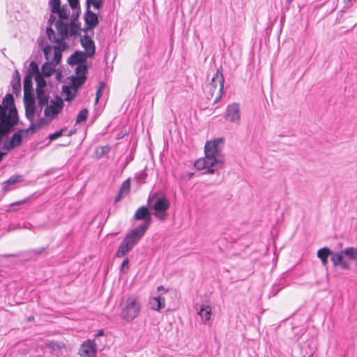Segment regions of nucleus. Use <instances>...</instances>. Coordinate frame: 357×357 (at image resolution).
Wrapping results in <instances>:
<instances>
[{
  "instance_id": "f257e3e1",
  "label": "nucleus",
  "mask_w": 357,
  "mask_h": 357,
  "mask_svg": "<svg viewBox=\"0 0 357 357\" xmlns=\"http://www.w3.org/2000/svg\"><path fill=\"white\" fill-rule=\"evenodd\" d=\"M224 144L222 137L207 141L204 146L205 157L196 160L195 167L198 170L205 169L204 174H214L218 169L224 166L225 158L222 153V146Z\"/></svg>"
},
{
  "instance_id": "f03ea898",
  "label": "nucleus",
  "mask_w": 357,
  "mask_h": 357,
  "mask_svg": "<svg viewBox=\"0 0 357 357\" xmlns=\"http://www.w3.org/2000/svg\"><path fill=\"white\" fill-rule=\"evenodd\" d=\"M224 82L222 68L220 66L206 86V97L209 100L213 99V104L218 103L224 94Z\"/></svg>"
},
{
  "instance_id": "7ed1b4c3",
  "label": "nucleus",
  "mask_w": 357,
  "mask_h": 357,
  "mask_svg": "<svg viewBox=\"0 0 357 357\" xmlns=\"http://www.w3.org/2000/svg\"><path fill=\"white\" fill-rule=\"evenodd\" d=\"M121 317L127 322L133 321L139 314L141 303L135 296H128L121 303Z\"/></svg>"
},
{
  "instance_id": "20e7f679",
  "label": "nucleus",
  "mask_w": 357,
  "mask_h": 357,
  "mask_svg": "<svg viewBox=\"0 0 357 357\" xmlns=\"http://www.w3.org/2000/svg\"><path fill=\"white\" fill-rule=\"evenodd\" d=\"M144 235L137 232V230H132L121 243L116 252V257H122L128 253Z\"/></svg>"
},
{
  "instance_id": "39448f33",
  "label": "nucleus",
  "mask_w": 357,
  "mask_h": 357,
  "mask_svg": "<svg viewBox=\"0 0 357 357\" xmlns=\"http://www.w3.org/2000/svg\"><path fill=\"white\" fill-rule=\"evenodd\" d=\"M134 218L137 220H143L144 222L133 229L137 230V232L144 235L151 222V215L148 208L145 206L139 207L135 212Z\"/></svg>"
},
{
  "instance_id": "423d86ee",
  "label": "nucleus",
  "mask_w": 357,
  "mask_h": 357,
  "mask_svg": "<svg viewBox=\"0 0 357 357\" xmlns=\"http://www.w3.org/2000/svg\"><path fill=\"white\" fill-rule=\"evenodd\" d=\"M169 206L170 202L165 196L157 198L152 206L154 210V216L162 222L165 221L167 218V211Z\"/></svg>"
},
{
  "instance_id": "0eeeda50",
  "label": "nucleus",
  "mask_w": 357,
  "mask_h": 357,
  "mask_svg": "<svg viewBox=\"0 0 357 357\" xmlns=\"http://www.w3.org/2000/svg\"><path fill=\"white\" fill-rule=\"evenodd\" d=\"M88 71V66L86 64H79L77 66L75 72L77 76H72L71 77V87L77 91V89L81 87L86 82L87 77L86 74Z\"/></svg>"
},
{
  "instance_id": "6e6552de",
  "label": "nucleus",
  "mask_w": 357,
  "mask_h": 357,
  "mask_svg": "<svg viewBox=\"0 0 357 357\" xmlns=\"http://www.w3.org/2000/svg\"><path fill=\"white\" fill-rule=\"evenodd\" d=\"M19 122V116L16 108H13L8 110L7 114L5 108L0 105V124L16 126Z\"/></svg>"
},
{
  "instance_id": "1a4fd4ad",
  "label": "nucleus",
  "mask_w": 357,
  "mask_h": 357,
  "mask_svg": "<svg viewBox=\"0 0 357 357\" xmlns=\"http://www.w3.org/2000/svg\"><path fill=\"white\" fill-rule=\"evenodd\" d=\"M26 135L23 129H19L9 139L5 141L3 149L7 151L14 149L22 144L23 137H26Z\"/></svg>"
},
{
  "instance_id": "9d476101",
  "label": "nucleus",
  "mask_w": 357,
  "mask_h": 357,
  "mask_svg": "<svg viewBox=\"0 0 357 357\" xmlns=\"http://www.w3.org/2000/svg\"><path fill=\"white\" fill-rule=\"evenodd\" d=\"M225 118L227 121L239 124L241 119L240 106L238 103H232L227 107Z\"/></svg>"
},
{
  "instance_id": "9b49d317",
  "label": "nucleus",
  "mask_w": 357,
  "mask_h": 357,
  "mask_svg": "<svg viewBox=\"0 0 357 357\" xmlns=\"http://www.w3.org/2000/svg\"><path fill=\"white\" fill-rule=\"evenodd\" d=\"M82 357H97V345L94 340H87L84 342L78 353Z\"/></svg>"
},
{
  "instance_id": "f8f14e48",
  "label": "nucleus",
  "mask_w": 357,
  "mask_h": 357,
  "mask_svg": "<svg viewBox=\"0 0 357 357\" xmlns=\"http://www.w3.org/2000/svg\"><path fill=\"white\" fill-rule=\"evenodd\" d=\"M98 15L90 9L86 8L84 14L85 28L84 31L93 29L98 24Z\"/></svg>"
},
{
  "instance_id": "ddd939ff",
  "label": "nucleus",
  "mask_w": 357,
  "mask_h": 357,
  "mask_svg": "<svg viewBox=\"0 0 357 357\" xmlns=\"http://www.w3.org/2000/svg\"><path fill=\"white\" fill-rule=\"evenodd\" d=\"M63 106V101L61 98L56 102L52 101V104L48 105V104L45 106V109L44 110V114L45 117H50L53 119L56 114H58L62 109Z\"/></svg>"
},
{
  "instance_id": "4468645a",
  "label": "nucleus",
  "mask_w": 357,
  "mask_h": 357,
  "mask_svg": "<svg viewBox=\"0 0 357 357\" xmlns=\"http://www.w3.org/2000/svg\"><path fill=\"white\" fill-rule=\"evenodd\" d=\"M331 256V260L333 266H340L343 270H348L350 268L349 264L343 259L344 254L342 253V250L340 252H332Z\"/></svg>"
},
{
  "instance_id": "2eb2a0df",
  "label": "nucleus",
  "mask_w": 357,
  "mask_h": 357,
  "mask_svg": "<svg viewBox=\"0 0 357 357\" xmlns=\"http://www.w3.org/2000/svg\"><path fill=\"white\" fill-rule=\"evenodd\" d=\"M87 56H89L87 53L82 51H75L68 58V63L70 66L83 64L82 63L86 61Z\"/></svg>"
},
{
  "instance_id": "dca6fc26",
  "label": "nucleus",
  "mask_w": 357,
  "mask_h": 357,
  "mask_svg": "<svg viewBox=\"0 0 357 357\" xmlns=\"http://www.w3.org/2000/svg\"><path fill=\"white\" fill-rule=\"evenodd\" d=\"M81 45L86 50L89 56L95 54V45L93 40L88 36L84 35L80 39Z\"/></svg>"
},
{
  "instance_id": "f3484780",
  "label": "nucleus",
  "mask_w": 357,
  "mask_h": 357,
  "mask_svg": "<svg viewBox=\"0 0 357 357\" xmlns=\"http://www.w3.org/2000/svg\"><path fill=\"white\" fill-rule=\"evenodd\" d=\"M48 121L45 118H40L36 122H31L29 127L26 129H23L25 132V134L33 135L36 132V131L40 128H41L43 126L47 124Z\"/></svg>"
},
{
  "instance_id": "a211bd4d",
  "label": "nucleus",
  "mask_w": 357,
  "mask_h": 357,
  "mask_svg": "<svg viewBox=\"0 0 357 357\" xmlns=\"http://www.w3.org/2000/svg\"><path fill=\"white\" fill-rule=\"evenodd\" d=\"M55 27L62 41L68 38V26L67 24L61 20H58L55 22Z\"/></svg>"
},
{
  "instance_id": "6ab92c4d",
  "label": "nucleus",
  "mask_w": 357,
  "mask_h": 357,
  "mask_svg": "<svg viewBox=\"0 0 357 357\" xmlns=\"http://www.w3.org/2000/svg\"><path fill=\"white\" fill-rule=\"evenodd\" d=\"M46 34L50 41L60 45V46H62V49L66 48V43L65 41H62L61 38L56 37L55 31L53 30L52 27L47 26L46 28Z\"/></svg>"
},
{
  "instance_id": "aec40b11",
  "label": "nucleus",
  "mask_w": 357,
  "mask_h": 357,
  "mask_svg": "<svg viewBox=\"0 0 357 357\" xmlns=\"http://www.w3.org/2000/svg\"><path fill=\"white\" fill-rule=\"evenodd\" d=\"M149 305L152 310L159 311L165 307V299L160 296L153 297L149 301Z\"/></svg>"
},
{
  "instance_id": "412c9836",
  "label": "nucleus",
  "mask_w": 357,
  "mask_h": 357,
  "mask_svg": "<svg viewBox=\"0 0 357 357\" xmlns=\"http://www.w3.org/2000/svg\"><path fill=\"white\" fill-rule=\"evenodd\" d=\"M197 313L200 316L204 324H206V322L211 319V307L208 305H202Z\"/></svg>"
},
{
  "instance_id": "4be33fe9",
  "label": "nucleus",
  "mask_w": 357,
  "mask_h": 357,
  "mask_svg": "<svg viewBox=\"0 0 357 357\" xmlns=\"http://www.w3.org/2000/svg\"><path fill=\"white\" fill-rule=\"evenodd\" d=\"M13 91L15 94H18L21 91V79L20 74L17 70H15L13 78L11 81Z\"/></svg>"
},
{
  "instance_id": "5701e85b",
  "label": "nucleus",
  "mask_w": 357,
  "mask_h": 357,
  "mask_svg": "<svg viewBox=\"0 0 357 357\" xmlns=\"http://www.w3.org/2000/svg\"><path fill=\"white\" fill-rule=\"evenodd\" d=\"M331 254H332V252L327 247L321 248L317 252V257L321 259V264L324 267H327L328 266V258Z\"/></svg>"
},
{
  "instance_id": "b1692460",
  "label": "nucleus",
  "mask_w": 357,
  "mask_h": 357,
  "mask_svg": "<svg viewBox=\"0 0 357 357\" xmlns=\"http://www.w3.org/2000/svg\"><path fill=\"white\" fill-rule=\"evenodd\" d=\"M36 98L40 109L48 104L49 96L45 93L44 89H36Z\"/></svg>"
},
{
  "instance_id": "393cba45",
  "label": "nucleus",
  "mask_w": 357,
  "mask_h": 357,
  "mask_svg": "<svg viewBox=\"0 0 357 357\" xmlns=\"http://www.w3.org/2000/svg\"><path fill=\"white\" fill-rule=\"evenodd\" d=\"M64 50L65 49H62V46H60V45L54 46V56L53 58L51 59L50 63H52L54 66H57L61 60V52Z\"/></svg>"
},
{
  "instance_id": "a878e982",
  "label": "nucleus",
  "mask_w": 357,
  "mask_h": 357,
  "mask_svg": "<svg viewBox=\"0 0 357 357\" xmlns=\"http://www.w3.org/2000/svg\"><path fill=\"white\" fill-rule=\"evenodd\" d=\"M22 181H23V176L22 175H14L2 183V189L4 191H8L9 185H14V184L21 182Z\"/></svg>"
},
{
  "instance_id": "bb28decb",
  "label": "nucleus",
  "mask_w": 357,
  "mask_h": 357,
  "mask_svg": "<svg viewBox=\"0 0 357 357\" xmlns=\"http://www.w3.org/2000/svg\"><path fill=\"white\" fill-rule=\"evenodd\" d=\"M3 107L6 110L7 109H11L13 108H16L15 105V101L13 96L10 93H7L5 97L3 98Z\"/></svg>"
},
{
  "instance_id": "cd10ccee",
  "label": "nucleus",
  "mask_w": 357,
  "mask_h": 357,
  "mask_svg": "<svg viewBox=\"0 0 357 357\" xmlns=\"http://www.w3.org/2000/svg\"><path fill=\"white\" fill-rule=\"evenodd\" d=\"M10 125H5L0 124V144L2 142L3 138L9 134L10 132L14 130V128L15 126H12L13 123H10Z\"/></svg>"
},
{
  "instance_id": "c85d7f7f",
  "label": "nucleus",
  "mask_w": 357,
  "mask_h": 357,
  "mask_svg": "<svg viewBox=\"0 0 357 357\" xmlns=\"http://www.w3.org/2000/svg\"><path fill=\"white\" fill-rule=\"evenodd\" d=\"M54 67L55 66H54L50 62H45L42 66V75L44 77H50L55 70Z\"/></svg>"
},
{
  "instance_id": "c756f323",
  "label": "nucleus",
  "mask_w": 357,
  "mask_h": 357,
  "mask_svg": "<svg viewBox=\"0 0 357 357\" xmlns=\"http://www.w3.org/2000/svg\"><path fill=\"white\" fill-rule=\"evenodd\" d=\"M25 107V116L27 120L30 122L33 121L36 107L35 105H24Z\"/></svg>"
},
{
  "instance_id": "7c9ffc66",
  "label": "nucleus",
  "mask_w": 357,
  "mask_h": 357,
  "mask_svg": "<svg viewBox=\"0 0 357 357\" xmlns=\"http://www.w3.org/2000/svg\"><path fill=\"white\" fill-rule=\"evenodd\" d=\"M40 74L38 68V66L36 62L34 61H31L29 63V68L26 75H30L31 77L36 76L37 75Z\"/></svg>"
},
{
  "instance_id": "2f4dec72",
  "label": "nucleus",
  "mask_w": 357,
  "mask_h": 357,
  "mask_svg": "<svg viewBox=\"0 0 357 357\" xmlns=\"http://www.w3.org/2000/svg\"><path fill=\"white\" fill-rule=\"evenodd\" d=\"M68 36H74L77 34L79 35V33H78L79 26L74 20H71L70 22L69 23V24H68Z\"/></svg>"
},
{
  "instance_id": "473e14b6",
  "label": "nucleus",
  "mask_w": 357,
  "mask_h": 357,
  "mask_svg": "<svg viewBox=\"0 0 357 357\" xmlns=\"http://www.w3.org/2000/svg\"><path fill=\"white\" fill-rule=\"evenodd\" d=\"M32 77L25 75L24 78V93L32 92Z\"/></svg>"
},
{
  "instance_id": "72a5a7b5",
  "label": "nucleus",
  "mask_w": 357,
  "mask_h": 357,
  "mask_svg": "<svg viewBox=\"0 0 357 357\" xmlns=\"http://www.w3.org/2000/svg\"><path fill=\"white\" fill-rule=\"evenodd\" d=\"M103 3V0H86V8L90 9L93 6L95 9L99 10Z\"/></svg>"
},
{
  "instance_id": "f704fd0d",
  "label": "nucleus",
  "mask_w": 357,
  "mask_h": 357,
  "mask_svg": "<svg viewBox=\"0 0 357 357\" xmlns=\"http://www.w3.org/2000/svg\"><path fill=\"white\" fill-rule=\"evenodd\" d=\"M43 77L44 76L41 74H38L35 76L36 89H43V88L46 86V80Z\"/></svg>"
},
{
  "instance_id": "c9c22d12",
  "label": "nucleus",
  "mask_w": 357,
  "mask_h": 357,
  "mask_svg": "<svg viewBox=\"0 0 357 357\" xmlns=\"http://www.w3.org/2000/svg\"><path fill=\"white\" fill-rule=\"evenodd\" d=\"M49 4L50 6V11L55 14L56 12H59L61 7V1L60 0H50L49 1Z\"/></svg>"
},
{
  "instance_id": "e433bc0d",
  "label": "nucleus",
  "mask_w": 357,
  "mask_h": 357,
  "mask_svg": "<svg viewBox=\"0 0 357 357\" xmlns=\"http://www.w3.org/2000/svg\"><path fill=\"white\" fill-rule=\"evenodd\" d=\"M63 91L66 93V98L65 100L67 101H71L73 100L76 96V92L72 93L71 89L69 86H63Z\"/></svg>"
},
{
  "instance_id": "4c0bfd02",
  "label": "nucleus",
  "mask_w": 357,
  "mask_h": 357,
  "mask_svg": "<svg viewBox=\"0 0 357 357\" xmlns=\"http://www.w3.org/2000/svg\"><path fill=\"white\" fill-rule=\"evenodd\" d=\"M88 116V110L84 108L82 109L78 114L76 119V123H80L82 122L85 121L87 119Z\"/></svg>"
},
{
  "instance_id": "58836bf2",
  "label": "nucleus",
  "mask_w": 357,
  "mask_h": 357,
  "mask_svg": "<svg viewBox=\"0 0 357 357\" xmlns=\"http://www.w3.org/2000/svg\"><path fill=\"white\" fill-rule=\"evenodd\" d=\"M147 174L145 171H141L135 175V181L139 185L145 183Z\"/></svg>"
},
{
  "instance_id": "ea45409f",
  "label": "nucleus",
  "mask_w": 357,
  "mask_h": 357,
  "mask_svg": "<svg viewBox=\"0 0 357 357\" xmlns=\"http://www.w3.org/2000/svg\"><path fill=\"white\" fill-rule=\"evenodd\" d=\"M53 50H54V47H52L50 45H47L45 47H43V53L45 55V58L47 61V62L50 61L51 55H52V51H54Z\"/></svg>"
},
{
  "instance_id": "a19ab883",
  "label": "nucleus",
  "mask_w": 357,
  "mask_h": 357,
  "mask_svg": "<svg viewBox=\"0 0 357 357\" xmlns=\"http://www.w3.org/2000/svg\"><path fill=\"white\" fill-rule=\"evenodd\" d=\"M24 105H35V99H34L32 92L24 93Z\"/></svg>"
},
{
  "instance_id": "79ce46f5",
  "label": "nucleus",
  "mask_w": 357,
  "mask_h": 357,
  "mask_svg": "<svg viewBox=\"0 0 357 357\" xmlns=\"http://www.w3.org/2000/svg\"><path fill=\"white\" fill-rule=\"evenodd\" d=\"M130 188V179L128 178L121 185L119 190L122 192H128Z\"/></svg>"
},
{
  "instance_id": "37998d69",
  "label": "nucleus",
  "mask_w": 357,
  "mask_h": 357,
  "mask_svg": "<svg viewBox=\"0 0 357 357\" xmlns=\"http://www.w3.org/2000/svg\"><path fill=\"white\" fill-rule=\"evenodd\" d=\"M354 1H356V0H343L344 7L340 10L341 17H342L343 13H344L347 10L352 6L353 2Z\"/></svg>"
},
{
  "instance_id": "c03bdc74",
  "label": "nucleus",
  "mask_w": 357,
  "mask_h": 357,
  "mask_svg": "<svg viewBox=\"0 0 357 357\" xmlns=\"http://www.w3.org/2000/svg\"><path fill=\"white\" fill-rule=\"evenodd\" d=\"M56 13L59 15V20H61V21H63V20H67L68 18V14L63 7L61 8L59 12H56Z\"/></svg>"
},
{
  "instance_id": "a18cd8bd",
  "label": "nucleus",
  "mask_w": 357,
  "mask_h": 357,
  "mask_svg": "<svg viewBox=\"0 0 357 357\" xmlns=\"http://www.w3.org/2000/svg\"><path fill=\"white\" fill-rule=\"evenodd\" d=\"M64 130H65V129H61L60 130L56 131V132L48 136V139H50V141H53V140L57 139L58 137H59L62 135Z\"/></svg>"
},
{
  "instance_id": "49530a36",
  "label": "nucleus",
  "mask_w": 357,
  "mask_h": 357,
  "mask_svg": "<svg viewBox=\"0 0 357 357\" xmlns=\"http://www.w3.org/2000/svg\"><path fill=\"white\" fill-rule=\"evenodd\" d=\"M26 202V199H23V200H20V201L13 203L12 204H10V208L7 210V211L10 212V211L17 210L16 208H14L15 206L22 205V204H24Z\"/></svg>"
},
{
  "instance_id": "de8ad7c7",
  "label": "nucleus",
  "mask_w": 357,
  "mask_h": 357,
  "mask_svg": "<svg viewBox=\"0 0 357 357\" xmlns=\"http://www.w3.org/2000/svg\"><path fill=\"white\" fill-rule=\"evenodd\" d=\"M68 1L72 9H76L79 8V0H68Z\"/></svg>"
},
{
  "instance_id": "09e8293b",
  "label": "nucleus",
  "mask_w": 357,
  "mask_h": 357,
  "mask_svg": "<svg viewBox=\"0 0 357 357\" xmlns=\"http://www.w3.org/2000/svg\"><path fill=\"white\" fill-rule=\"evenodd\" d=\"M45 250V248H40L39 249H34L29 251L30 254H33L35 255H40Z\"/></svg>"
},
{
  "instance_id": "8fccbe9b",
  "label": "nucleus",
  "mask_w": 357,
  "mask_h": 357,
  "mask_svg": "<svg viewBox=\"0 0 357 357\" xmlns=\"http://www.w3.org/2000/svg\"><path fill=\"white\" fill-rule=\"evenodd\" d=\"M104 86H105V84L103 82H101L100 84V86H99L98 89L97 90L96 94V97H97L98 98H100V97L102 96V89L104 87Z\"/></svg>"
},
{
  "instance_id": "3c124183",
  "label": "nucleus",
  "mask_w": 357,
  "mask_h": 357,
  "mask_svg": "<svg viewBox=\"0 0 357 357\" xmlns=\"http://www.w3.org/2000/svg\"><path fill=\"white\" fill-rule=\"evenodd\" d=\"M128 265H129V259H125L122 264H121V266L120 267V271L121 272H124L123 271V268L124 267L126 266L127 268H128Z\"/></svg>"
},
{
  "instance_id": "603ef678",
  "label": "nucleus",
  "mask_w": 357,
  "mask_h": 357,
  "mask_svg": "<svg viewBox=\"0 0 357 357\" xmlns=\"http://www.w3.org/2000/svg\"><path fill=\"white\" fill-rule=\"evenodd\" d=\"M55 21H56L55 16L53 15H51L50 16V18H49L48 21H47L48 26L51 27Z\"/></svg>"
},
{
  "instance_id": "864d4df0",
  "label": "nucleus",
  "mask_w": 357,
  "mask_h": 357,
  "mask_svg": "<svg viewBox=\"0 0 357 357\" xmlns=\"http://www.w3.org/2000/svg\"><path fill=\"white\" fill-rule=\"evenodd\" d=\"M123 192H121L120 190L119 191L117 195L115 197V202H118L119 201H120L121 199H122V194Z\"/></svg>"
},
{
  "instance_id": "5fc2aeb1",
  "label": "nucleus",
  "mask_w": 357,
  "mask_h": 357,
  "mask_svg": "<svg viewBox=\"0 0 357 357\" xmlns=\"http://www.w3.org/2000/svg\"><path fill=\"white\" fill-rule=\"evenodd\" d=\"M38 43L39 45V46L41 47L43 49V47H45V45H44V40L43 39H38Z\"/></svg>"
},
{
  "instance_id": "6e6d98bb",
  "label": "nucleus",
  "mask_w": 357,
  "mask_h": 357,
  "mask_svg": "<svg viewBox=\"0 0 357 357\" xmlns=\"http://www.w3.org/2000/svg\"><path fill=\"white\" fill-rule=\"evenodd\" d=\"M80 13V8H78V11L77 12V14L73 16V20L75 22L77 20Z\"/></svg>"
},
{
  "instance_id": "4d7b16f0",
  "label": "nucleus",
  "mask_w": 357,
  "mask_h": 357,
  "mask_svg": "<svg viewBox=\"0 0 357 357\" xmlns=\"http://www.w3.org/2000/svg\"><path fill=\"white\" fill-rule=\"evenodd\" d=\"M158 196V194L157 193H154L152 197H149V199H148V203H150L151 200L153 199H155Z\"/></svg>"
},
{
  "instance_id": "13d9d810",
  "label": "nucleus",
  "mask_w": 357,
  "mask_h": 357,
  "mask_svg": "<svg viewBox=\"0 0 357 357\" xmlns=\"http://www.w3.org/2000/svg\"><path fill=\"white\" fill-rule=\"evenodd\" d=\"M104 335V331L103 330H100L98 331V332L96 334V337H99V336H102Z\"/></svg>"
},
{
  "instance_id": "bf43d9fd",
  "label": "nucleus",
  "mask_w": 357,
  "mask_h": 357,
  "mask_svg": "<svg viewBox=\"0 0 357 357\" xmlns=\"http://www.w3.org/2000/svg\"><path fill=\"white\" fill-rule=\"evenodd\" d=\"M6 152L0 151V162L3 160V156L6 154Z\"/></svg>"
},
{
  "instance_id": "052dcab7",
  "label": "nucleus",
  "mask_w": 357,
  "mask_h": 357,
  "mask_svg": "<svg viewBox=\"0 0 357 357\" xmlns=\"http://www.w3.org/2000/svg\"><path fill=\"white\" fill-rule=\"evenodd\" d=\"M163 290H165V287L163 286L160 285L158 287V291H163Z\"/></svg>"
},
{
  "instance_id": "680f3d73",
  "label": "nucleus",
  "mask_w": 357,
  "mask_h": 357,
  "mask_svg": "<svg viewBox=\"0 0 357 357\" xmlns=\"http://www.w3.org/2000/svg\"><path fill=\"white\" fill-rule=\"evenodd\" d=\"M74 132H75V131H73V130H70V132H68V136H71Z\"/></svg>"
},
{
  "instance_id": "e2e57ef3",
  "label": "nucleus",
  "mask_w": 357,
  "mask_h": 357,
  "mask_svg": "<svg viewBox=\"0 0 357 357\" xmlns=\"http://www.w3.org/2000/svg\"><path fill=\"white\" fill-rule=\"evenodd\" d=\"M15 256H16L15 255H4L5 257H15Z\"/></svg>"
},
{
  "instance_id": "0e129e2a",
  "label": "nucleus",
  "mask_w": 357,
  "mask_h": 357,
  "mask_svg": "<svg viewBox=\"0 0 357 357\" xmlns=\"http://www.w3.org/2000/svg\"><path fill=\"white\" fill-rule=\"evenodd\" d=\"M99 99L100 98H98L97 97H96V99H95V104H97L99 101Z\"/></svg>"
},
{
  "instance_id": "69168bd1",
  "label": "nucleus",
  "mask_w": 357,
  "mask_h": 357,
  "mask_svg": "<svg viewBox=\"0 0 357 357\" xmlns=\"http://www.w3.org/2000/svg\"><path fill=\"white\" fill-rule=\"evenodd\" d=\"M293 0H287V3L288 4H290Z\"/></svg>"
},
{
  "instance_id": "338daca9",
  "label": "nucleus",
  "mask_w": 357,
  "mask_h": 357,
  "mask_svg": "<svg viewBox=\"0 0 357 357\" xmlns=\"http://www.w3.org/2000/svg\"><path fill=\"white\" fill-rule=\"evenodd\" d=\"M192 176H193V173H190L189 174V178H192Z\"/></svg>"
},
{
  "instance_id": "774afa93",
  "label": "nucleus",
  "mask_w": 357,
  "mask_h": 357,
  "mask_svg": "<svg viewBox=\"0 0 357 357\" xmlns=\"http://www.w3.org/2000/svg\"><path fill=\"white\" fill-rule=\"evenodd\" d=\"M103 149H105L107 150V151H109V147L108 146L103 147Z\"/></svg>"
}]
</instances>
